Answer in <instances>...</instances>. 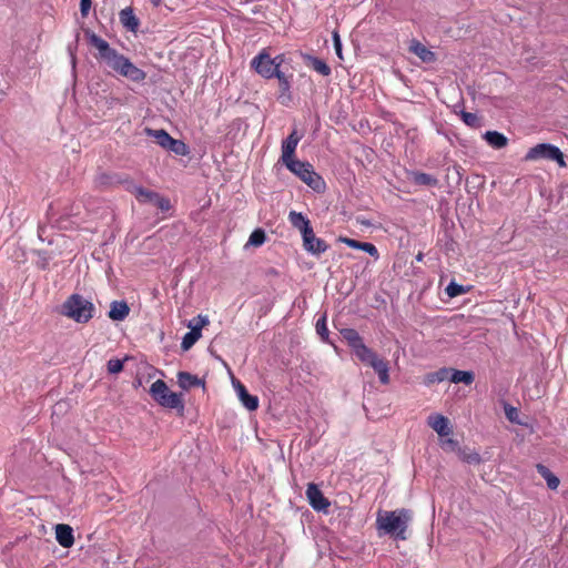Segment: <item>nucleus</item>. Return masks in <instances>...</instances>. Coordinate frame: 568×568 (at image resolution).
<instances>
[{
  "label": "nucleus",
  "mask_w": 568,
  "mask_h": 568,
  "mask_svg": "<svg viewBox=\"0 0 568 568\" xmlns=\"http://www.w3.org/2000/svg\"><path fill=\"white\" fill-rule=\"evenodd\" d=\"M368 365L377 373L382 384L386 385L389 383V368L386 361L377 355Z\"/></svg>",
  "instance_id": "nucleus-17"
},
{
  "label": "nucleus",
  "mask_w": 568,
  "mask_h": 568,
  "mask_svg": "<svg viewBox=\"0 0 568 568\" xmlns=\"http://www.w3.org/2000/svg\"><path fill=\"white\" fill-rule=\"evenodd\" d=\"M275 77L278 80L281 98H284L285 95H287V98H290V94H288L290 88H291L290 79L281 71Z\"/></svg>",
  "instance_id": "nucleus-31"
},
{
  "label": "nucleus",
  "mask_w": 568,
  "mask_h": 568,
  "mask_svg": "<svg viewBox=\"0 0 568 568\" xmlns=\"http://www.w3.org/2000/svg\"><path fill=\"white\" fill-rule=\"evenodd\" d=\"M301 140V136L297 134L296 130H293V132L282 142V154L281 160L284 165H287V163H292L296 161L294 159V154L296 151V148L298 145V142Z\"/></svg>",
  "instance_id": "nucleus-9"
},
{
  "label": "nucleus",
  "mask_w": 568,
  "mask_h": 568,
  "mask_svg": "<svg viewBox=\"0 0 568 568\" xmlns=\"http://www.w3.org/2000/svg\"><path fill=\"white\" fill-rule=\"evenodd\" d=\"M306 497L313 509L317 511H327L329 501L324 497L317 485L313 483L307 485Z\"/></svg>",
  "instance_id": "nucleus-10"
},
{
  "label": "nucleus",
  "mask_w": 568,
  "mask_h": 568,
  "mask_svg": "<svg viewBox=\"0 0 568 568\" xmlns=\"http://www.w3.org/2000/svg\"><path fill=\"white\" fill-rule=\"evenodd\" d=\"M178 383L182 388L187 389L194 386H199L201 381L190 373L180 372L178 374Z\"/></svg>",
  "instance_id": "nucleus-24"
},
{
  "label": "nucleus",
  "mask_w": 568,
  "mask_h": 568,
  "mask_svg": "<svg viewBox=\"0 0 568 568\" xmlns=\"http://www.w3.org/2000/svg\"><path fill=\"white\" fill-rule=\"evenodd\" d=\"M524 159L527 162L546 159L557 162L560 168L566 166L564 154L560 149L549 143H539L530 148Z\"/></svg>",
  "instance_id": "nucleus-6"
},
{
  "label": "nucleus",
  "mask_w": 568,
  "mask_h": 568,
  "mask_svg": "<svg viewBox=\"0 0 568 568\" xmlns=\"http://www.w3.org/2000/svg\"><path fill=\"white\" fill-rule=\"evenodd\" d=\"M445 443L452 446L456 445L455 440L453 439H447Z\"/></svg>",
  "instance_id": "nucleus-46"
},
{
  "label": "nucleus",
  "mask_w": 568,
  "mask_h": 568,
  "mask_svg": "<svg viewBox=\"0 0 568 568\" xmlns=\"http://www.w3.org/2000/svg\"><path fill=\"white\" fill-rule=\"evenodd\" d=\"M81 13L85 16L91 7V0H81Z\"/></svg>",
  "instance_id": "nucleus-44"
},
{
  "label": "nucleus",
  "mask_w": 568,
  "mask_h": 568,
  "mask_svg": "<svg viewBox=\"0 0 568 568\" xmlns=\"http://www.w3.org/2000/svg\"><path fill=\"white\" fill-rule=\"evenodd\" d=\"M465 291L462 285L456 284L454 282L449 283L446 287V293L449 297H456L463 294Z\"/></svg>",
  "instance_id": "nucleus-40"
},
{
  "label": "nucleus",
  "mask_w": 568,
  "mask_h": 568,
  "mask_svg": "<svg viewBox=\"0 0 568 568\" xmlns=\"http://www.w3.org/2000/svg\"><path fill=\"white\" fill-rule=\"evenodd\" d=\"M460 115H462V120L464 121V123L466 125H468L470 128L478 126V118L475 113L463 111Z\"/></svg>",
  "instance_id": "nucleus-37"
},
{
  "label": "nucleus",
  "mask_w": 568,
  "mask_h": 568,
  "mask_svg": "<svg viewBox=\"0 0 568 568\" xmlns=\"http://www.w3.org/2000/svg\"><path fill=\"white\" fill-rule=\"evenodd\" d=\"M339 241L345 243L347 246H349L352 248L361 250V251L368 253L371 256H374L376 258L378 257V251H377L376 246L372 243L358 242L356 240L348 239V237H341Z\"/></svg>",
  "instance_id": "nucleus-18"
},
{
  "label": "nucleus",
  "mask_w": 568,
  "mask_h": 568,
  "mask_svg": "<svg viewBox=\"0 0 568 568\" xmlns=\"http://www.w3.org/2000/svg\"><path fill=\"white\" fill-rule=\"evenodd\" d=\"M106 367L110 374H118L123 369V361L118 358H111L108 362Z\"/></svg>",
  "instance_id": "nucleus-38"
},
{
  "label": "nucleus",
  "mask_w": 568,
  "mask_h": 568,
  "mask_svg": "<svg viewBox=\"0 0 568 568\" xmlns=\"http://www.w3.org/2000/svg\"><path fill=\"white\" fill-rule=\"evenodd\" d=\"M120 21L130 31H135L139 27V20L134 16L132 8H124L120 11Z\"/></svg>",
  "instance_id": "nucleus-20"
},
{
  "label": "nucleus",
  "mask_w": 568,
  "mask_h": 568,
  "mask_svg": "<svg viewBox=\"0 0 568 568\" xmlns=\"http://www.w3.org/2000/svg\"><path fill=\"white\" fill-rule=\"evenodd\" d=\"M265 240H266L265 232L262 229H256L251 233L248 241L246 243V246H248V245L254 246V247L261 246L262 244H264Z\"/></svg>",
  "instance_id": "nucleus-29"
},
{
  "label": "nucleus",
  "mask_w": 568,
  "mask_h": 568,
  "mask_svg": "<svg viewBox=\"0 0 568 568\" xmlns=\"http://www.w3.org/2000/svg\"><path fill=\"white\" fill-rule=\"evenodd\" d=\"M352 351L354 352V354L361 362H363L367 365L377 356V354L375 352H373L369 347H367L364 344V342L362 344L357 345Z\"/></svg>",
  "instance_id": "nucleus-22"
},
{
  "label": "nucleus",
  "mask_w": 568,
  "mask_h": 568,
  "mask_svg": "<svg viewBox=\"0 0 568 568\" xmlns=\"http://www.w3.org/2000/svg\"><path fill=\"white\" fill-rule=\"evenodd\" d=\"M146 134L155 140V142L163 149L169 148L173 138L164 130L146 129Z\"/></svg>",
  "instance_id": "nucleus-21"
},
{
  "label": "nucleus",
  "mask_w": 568,
  "mask_h": 568,
  "mask_svg": "<svg viewBox=\"0 0 568 568\" xmlns=\"http://www.w3.org/2000/svg\"><path fill=\"white\" fill-rule=\"evenodd\" d=\"M427 424L442 437L448 436L452 433L448 418L440 414L428 416Z\"/></svg>",
  "instance_id": "nucleus-12"
},
{
  "label": "nucleus",
  "mask_w": 568,
  "mask_h": 568,
  "mask_svg": "<svg viewBox=\"0 0 568 568\" xmlns=\"http://www.w3.org/2000/svg\"><path fill=\"white\" fill-rule=\"evenodd\" d=\"M93 310V304L78 294L71 295L62 305V314L78 323L92 318Z\"/></svg>",
  "instance_id": "nucleus-3"
},
{
  "label": "nucleus",
  "mask_w": 568,
  "mask_h": 568,
  "mask_svg": "<svg viewBox=\"0 0 568 568\" xmlns=\"http://www.w3.org/2000/svg\"><path fill=\"white\" fill-rule=\"evenodd\" d=\"M483 138L488 145L496 150L504 149L508 144V138L498 131H486Z\"/></svg>",
  "instance_id": "nucleus-16"
},
{
  "label": "nucleus",
  "mask_w": 568,
  "mask_h": 568,
  "mask_svg": "<svg viewBox=\"0 0 568 568\" xmlns=\"http://www.w3.org/2000/svg\"><path fill=\"white\" fill-rule=\"evenodd\" d=\"M310 65L320 74L327 77L331 74V68L318 58L308 57Z\"/></svg>",
  "instance_id": "nucleus-28"
},
{
  "label": "nucleus",
  "mask_w": 568,
  "mask_h": 568,
  "mask_svg": "<svg viewBox=\"0 0 568 568\" xmlns=\"http://www.w3.org/2000/svg\"><path fill=\"white\" fill-rule=\"evenodd\" d=\"M449 371L447 368H442L437 372L430 373L426 376V384L439 383L445 381L448 377Z\"/></svg>",
  "instance_id": "nucleus-33"
},
{
  "label": "nucleus",
  "mask_w": 568,
  "mask_h": 568,
  "mask_svg": "<svg viewBox=\"0 0 568 568\" xmlns=\"http://www.w3.org/2000/svg\"><path fill=\"white\" fill-rule=\"evenodd\" d=\"M333 42H334V49L336 51V54L338 55V58H343L342 57V42H341V38H339V34L337 31H334L333 32Z\"/></svg>",
  "instance_id": "nucleus-43"
},
{
  "label": "nucleus",
  "mask_w": 568,
  "mask_h": 568,
  "mask_svg": "<svg viewBox=\"0 0 568 568\" xmlns=\"http://www.w3.org/2000/svg\"><path fill=\"white\" fill-rule=\"evenodd\" d=\"M288 221L294 229L300 231L302 236L313 229L310 220L300 212L291 211Z\"/></svg>",
  "instance_id": "nucleus-15"
},
{
  "label": "nucleus",
  "mask_w": 568,
  "mask_h": 568,
  "mask_svg": "<svg viewBox=\"0 0 568 568\" xmlns=\"http://www.w3.org/2000/svg\"><path fill=\"white\" fill-rule=\"evenodd\" d=\"M151 3L154 6V7H159L162 2V0H150Z\"/></svg>",
  "instance_id": "nucleus-45"
},
{
  "label": "nucleus",
  "mask_w": 568,
  "mask_h": 568,
  "mask_svg": "<svg viewBox=\"0 0 568 568\" xmlns=\"http://www.w3.org/2000/svg\"><path fill=\"white\" fill-rule=\"evenodd\" d=\"M537 471L541 475V477L546 480L547 486L555 490L559 486V478L554 475L546 466L538 464Z\"/></svg>",
  "instance_id": "nucleus-23"
},
{
  "label": "nucleus",
  "mask_w": 568,
  "mask_h": 568,
  "mask_svg": "<svg viewBox=\"0 0 568 568\" xmlns=\"http://www.w3.org/2000/svg\"><path fill=\"white\" fill-rule=\"evenodd\" d=\"M150 394L163 407L171 409L184 408L181 395L171 392L162 379H158L151 385Z\"/></svg>",
  "instance_id": "nucleus-5"
},
{
  "label": "nucleus",
  "mask_w": 568,
  "mask_h": 568,
  "mask_svg": "<svg viewBox=\"0 0 568 568\" xmlns=\"http://www.w3.org/2000/svg\"><path fill=\"white\" fill-rule=\"evenodd\" d=\"M410 518V513L407 509L378 511L376 517L378 535H388L395 539L405 540Z\"/></svg>",
  "instance_id": "nucleus-2"
},
{
  "label": "nucleus",
  "mask_w": 568,
  "mask_h": 568,
  "mask_svg": "<svg viewBox=\"0 0 568 568\" xmlns=\"http://www.w3.org/2000/svg\"><path fill=\"white\" fill-rule=\"evenodd\" d=\"M459 456L468 464H479L481 460L479 454L474 450H462Z\"/></svg>",
  "instance_id": "nucleus-34"
},
{
  "label": "nucleus",
  "mask_w": 568,
  "mask_h": 568,
  "mask_svg": "<svg viewBox=\"0 0 568 568\" xmlns=\"http://www.w3.org/2000/svg\"><path fill=\"white\" fill-rule=\"evenodd\" d=\"M409 51L425 63H432L436 60V54L418 40L410 41Z\"/></svg>",
  "instance_id": "nucleus-14"
},
{
  "label": "nucleus",
  "mask_w": 568,
  "mask_h": 568,
  "mask_svg": "<svg viewBox=\"0 0 568 568\" xmlns=\"http://www.w3.org/2000/svg\"><path fill=\"white\" fill-rule=\"evenodd\" d=\"M136 199L141 202L152 203L154 199H156V193L145 190L141 186H135L133 190Z\"/></svg>",
  "instance_id": "nucleus-30"
},
{
  "label": "nucleus",
  "mask_w": 568,
  "mask_h": 568,
  "mask_svg": "<svg viewBox=\"0 0 568 568\" xmlns=\"http://www.w3.org/2000/svg\"><path fill=\"white\" fill-rule=\"evenodd\" d=\"M232 384L242 405L250 412L256 410L258 407L257 396L248 394L240 381L233 379Z\"/></svg>",
  "instance_id": "nucleus-11"
},
{
  "label": "nucleus",
  "mask_w": 568,
  "mask_h": 568,
  "mask_svg": "<svg viewBox=\"0 0 568 568\" xmlns=\"http://www.w3.org/2000/svg\"><path fill=\"white\" fill-rule=\"evenodd\" d=\"M283 60V55L271 58L266 51H262L251 61V65L260 75L271 79L281 71L280 67Z\"/></svg>",
  "instance_id": "nucleus-7"
},
{
  "label": "nucleus",
  "mask_w": 568,
  "mask_h": 568,
  "mask_svg": "<svg viewBox=\"0 0 568 568\" xmlns=\"http://www.w3.org/2000/svg\"><path fill=\"white\" fill-rule=\"evenodd\" d=\"M285 166L315 192H323L325 190L323 178L314 171L308 162L296 160L287 163Z\"/></svg>",
  "instance_id": "nucleus-4"
},
{
  "label": "nucleus",
  "mask_w": 568,
  "mask_h": 568,
  "mask_svg": "<svg viewBox=\"0 0 568 568\" xmlns=\"http://www.w3.org/2000/svg\"><path fill=\"white\" fill-rule=\"evenodd\" d=\"M505 414H506V417L511 423L521 424V422L518 419V410H517V408H515V407H513L510 405H507V406H505Z\"/></svg>",
  "instance_id": "nucleus-41"
},
{
  "label": "nucleus",
  "mask_w": 568,
  "mask_h": 568,
  "mask_svg": "<svg viewBox=\"0 0 568 568\" xmlns=\"http://www.w3.org/2000/svg\"><path fill=\"white\" fill-rule=\"evenodd\" d=\"M152 204H154L162 211H168L170 209V201L168 199L160 196L158 193L156 199L153 200Z\"/></svg>",
  "instance_id": "nucleus-42"
},
{
  "label": "nucleus",
  "mask_w": 568,
  "mask_h": 568,
  "mask_svg": "<svg viewBox=\"0 0 568 568\" xmlns=\"http://www.w3.org/2000/svg\"><path fill=\"white\" fill-rule=\"evenodd\" d=\"M316 332L317 334L326 341L328 338V328L326 325V317L325 315L320 317L316 322Z\"/></svg>",
  "instance_id": "nucleus-36"
},
{
  "label": "nucleus",
  "mask_w": 568,
  "mask_h": 568,
  "mask_svg": "<svg viewBox=\"0 0 568 568\" xmlns=\"http://www.w3.org/2000/svg\"><path fill=\"white\" fill-rule=\"evenodd\" d=\"M341 334L352 349L363 343V338L353 328H344L341 331Z\"/></svg>",
  "instance_id": "nucleus-25"
},
{
  "label": "nucleus",
  "mask_w": 568,
  "mask_h": 568,
  "mask_svg": "<svg viewBox=\"0 0 568 568\" xmlns=\"http://www.w3.org/2000/svg\"><path fill=\"white\" fill-rule=\"evenodd\" d=\"M90 43L99 51V59L113 72L133 82H142L146 74L135 67L126 57L112 49L109 43L97 34L90 36Z\"/></svg>",
  "instance_id": "nucleus-1"
},
{
  "label": "nucleus",
  "mask_w": 568,
  "mask_h": 568,
  "mask_svg": "<svg viewBox=\"0 0 568 568\" xmlns=\"http://www.w3.org/2000/svg\"><path fill=\"white\" fill-rule=\"evenodd\" d=\"M415 182L424 185H434L436 183V179L426 173H417L415 175Z\"/></svg>",
  "instance_id": "nucleus-39"
},
{
  "label": "nucleus",
  "mask_w": 568,
  "mask_h": 568,
  "mask_svg": "<svg viewBox=\"0 0 568 568\" xmlns=\"http://www.w3.org/2000/svg\"><path fill=\"white\" fill-rule=\"evenodd\" d=\"M450 381L455 384L464 383L466 385H469L474 381V374L467 371L454 369L450 375Z\"/></svg>",
  "instance_id": "nucleus-26"
},
{
  "label": "nucleus",
  "mask_w": 568,
  "mask_h": 568,
  "mask_svg": "<svg viewBox=\"0 0 568 568\" xmlns=\"http://www.w3.org/2000/svg\"><path fill=\"white\" fill-rule=\"evenodd\" d=\"M130 308L123 301H113L110 305L109 317L113 321H123L129 315Z\"/></svg>",
  "instance_id": "nucleus-19"
},
{
  "label": "nucleus",
  "mask_w": 568,
  "mask_h": 568,
  "mask_svg": "<svg viewBox=\"0 0 568 568\" xmlns=\"http://www.w3.org/2000/svg\"><path fill=\"white\" fill-rule=\"evenodd\" d=\"M302 240L304 250L313 255L318 256L326 252L328 248V245L325 243V241L315 235L313 229L305 233L302 236Z\"/></svg>",
  "instance_id": "nucleus-8"
},
{
  "label": "nucleus",
  "mask_w": 568,
  "mask_h": 568,
  "mask_svg": "<svg viewBox=\"0 0 568 568\" xmlns=\"http://www.w3.org/2000/svg\"><path fill=\"white\" fill-rule=\"evenodd\" d=\"M168 150L172 151L176 155H187L189 154V148L187 145L181 141L173 139L171 144L169 145Z\"/></svg>",
  "instance_id": "nucleus-32"
},
{
  "label": "nucleus",
  "mask_w": 568,
  "mask_h": 568,
  "mask_svg": "<svg viewBox=\"0 0 568 568\" xmlns=\"http://www.w3.org/2000/svg\"><path fill=\"white\" fill-rule=\"evenodd\" d=\"M201 336H202V334H201V332H197V328L190 329V332H187L182 338V343H181L182 349H184V351L190 349L200 339Z\"/></svg>",
  "instance_id": "nucleus-27"
},
{
  "label": "nucleus",
  "mask_w": 568,
  "mask_h": 568,
  "mask_svg": "<svg viewBox=\"0 0 568 568\" xmlns=\"http://www.w3.org/2000/svg\"><path fill=\"white\" fill-rule=\"evenodd\" d=\"M209 324L207 316L199 315L197 317L193 318L189 322L187 327L190 329L197 328V332H201L202 327Z\"/></svg>",
  "instance_id": "nucleus-35"
},
{
  "label": "nucleus",
  "mask_w": 568,
  "mask_h": 568,
  "mask_svg": "<svg viewBox=\"0 0 568 568\" xmlns=\"http://www.w3.org/2000/svg\"><path fill=\"white\" fill-rule=\"evenodd\" d=\"M55 539L63 548H70L74 544L73 529L67 524L55 526Z\"/></svg>",
  "instance_id": "nucleus-13"
}]
</instances>
